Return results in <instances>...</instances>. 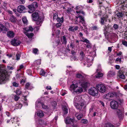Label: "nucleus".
<instances>
[{"label":"nucleus","instance_id":"9","mask_svg":"<svg viewBox=\"0 0 127 127\" xmlns=\"http://www.w3.org/2000/svg\"><path fill=\"white\" fill-rule=\"evenodd\" d=\"M118 106V103L116 101L112 100L110 102V106L112 109H117Z\"/></svg>","mask_w":127,"mask_h":127},{"label":"nucleus","instance_id":"6","mask_svg":"<svg viewBox=\"0 0 127 127\" xmlns=\"http://www.w3.org/2000/svg\"><path fill=\"white\" fill-rule=\"evenodd\" d=\"M89 93L91 95L94 96H97L98 94V91L95 87H92L89 90Z\"/></svg>","mask_w":127,"mask_h":127},{"label":"nucleus","instance_id":"41","mask_svg":"<svg viewBox=\"0 0 127 127\" xmlns=\"http://www.w3.org/2000/svg\"><path fill=\"white\" fill-rule=\"evenodd\" d=\"M10 20L12 22H13L16 21V19L14 16L13 15H12L10 17Z\"/></svg>","mask_w":127,"mask_h":127},{"label":"nucleus","instance_id":"7","mask_svg":"<svg viewBox=\"0 0 127 127\" xmlns=\"http://www.w3.org/2000/svg\"><path fill=\"white\" fill-rule=\"evenodd\" d=\"M74 121L75 120L74 119L67 118L65 119V123L66 124H71L72 126H70V127H77L76 125L73 124Z\"/></svg>","mask_w":127,"mask_h":127},{"label":"nucleus","instance_id":"27","mask_svg":"<svg viewBox=\"0 0 127 127\" xmlns=\"http://www.w3.org/2000/svg\"><path fill=\"white\" fill-rule=\"evenodd\" d=\"M24 32L25 34L29 38H32L34 35V34L33 33H29L27 32Z\"/></svg>","mask_w":127,"mask_h":127},{"label":"nucleus","instance_id":"42","mask_svg":"<svg viewBox=\"0 0 127 127\" xmlns=\"http://www.w3.org/2000/svg\"><path fill=\"white\" fill-rule=\"evenodd\" d=\"M15 106L16 109H20L22 107V105L21 104L18 103L16 104Z\"/></svg>","mask_w":127,"mask_h":127},{"label":"nucleus","instance_id":"62","mask_svg":"<svg viewBox=\"0 0 127 127\" xmlns=\"http://www.w3.org/2000/svg\"><path fill=\"white\" fill-rule=\"evenodd\" d=\"M13 85L15 87H17L18 86V84L16 83V82H15L13 83Z\"/></svg>","mask_w":127,"mask_h":127},{"label":"nucleus","instance_id":"30","mask_svg":"<svg viewBox=\"0 0 127 127\" xmlns=\"http://www.w3.org/2000/svg\"><path fill=\"white\" fill-rule=\"evenodd\" d=\"M42 104V102H41L40 100L39 99H38L36 102L35 103V107L36 108L38 106H40Z\"/></svg>","mask_w":127,"mask_h":127},{"label":"nucleus","instance_id":"26","mask_svg":"<svg viewBox=\"0 0 127 127\" xmlns=\"http://www.w3.org/2000/svg\"><path fill=\"white\" fill-rule=\"evenodd\" d=\"M67 39L66 37L64 36H63L61 38V41L63 44H66L67 43Z\"/></svg>","mask_w":127,"mask_h":127},{"label":"nucleus","instance_id":"43","mask_svg":"<svg viewBox=\"0 0 127 127\" xmlns=\"http://www.w3.org/2000/svg\"><path fill=\"white\" fill-rule=\"evenodd\" d=\"M25 88L28 89H31L30 84L29 83H27L25 85Z\"/></svg>","mask_w":127,"mask_h":127},{"label":"nucleus","instance_id":"38","mask_svg":"<svg viewBox=\"0 0 127 127\" xmlns=\"http://www.w3.org/2000/svg\"><path fill=\"white\" fill-rule=\"evenodd\" d=\"M19 96L17 95H14L12 96L13 98L15 101H17L20 99V97Z\"/></svg>","mask_w":127,"mask_h":127},{"label":"nucleus","instance_id":"45","mask_svg":"<svg viewBox=\"0 0 127 127\" xmlns=\"http://www.w3.org/2000/svg\"><path fill=\"white\" fill-rule=\"evenodd\" d=\"M104 29H103V31L104 32V33L105 35L106 34L107 32V31H106L108 28L106 26H104Z\"/></svg>","mask_w":127,"mask_h":127},{"label":"nucleus","instance_id":"16","mask_svg":"<svg viewBox=\"0 0 127 127\" xmlns=\"http://www.w3.org/2000/svg\"><path fill=\"white\" fill-rule=\"evenodd\" d=\"M11 44L14 46L19 45L21 43V42L15 39H13L11 41Z\"/></svg>","mask_w":127,"mask_h":127},{"label":"nucleus","instance_id":"49","mask_svg":"<svg viewBox=\"0 0 127 127\" xmlns=\"http://www.w3.org/2000/svg\"><path fill=\"white\" fill-rule=\"evenodd\" d=\"M22 21L24 24H26L27 22V21L26 18V17H23L22 18Z\"/></svg>","mask_w":127,"mask_h":127},{"label":"nucleus","instance_id":"22","mask_svg":"<svg viewBox=\"0 0 127 127\" xmlns=\"http://www.w3.org/2000/svg\"><path fill=\"white\" fill-rule=\"evenodd\" d=\"M94 60L93 58L90 56H88L86 59L87 62L88 63H92V62Z\"/></svg>","mask_w":127,"mask_h":127},{"label":"nucleus","instance_id":"51","mask_svg":"<svg viewBox=\"0 0 127 127\" xmlns=\"http://www.w3.org/2000/svg\"><path fill=\"white\" fill-rule=\"evenodd\" d=\"M70 48H72V50L75 48V44L73 43H71L70 44Z\"/></svg>","mask_w":127,"mask_h":127},{"label":"nucleus","instance_id":"54","mask_svg":"<svg viewBox=\"0 0 127 127\" xmlns=\"http://www.w3.org/2000/svg\"><path fill=\"white\" fill-rule=\"evenodd\" d=\"M26 72L29 75H32V72L31 70L28 69L27 70Z\"/></svg>","mask_w":127,"mask_h":127},{"label":"nucleus","instance_id":"29","mask_svg":"<svg viewBox=\"0 0 127 127\" xmlns=\"http://www.w3.org/2000/svg\"><path fill=\"white\" fill-rule=\"evenodd\" d=\"M25 30L26 31V32H28L29 31H33V29L32 26H30L25 28Z\"/></svg>","mask_w":127,"mask_h":127},{"label":"nucleus","instance_id":"5","mask_svg":"<svg viewBox=\"0 0 127 127\" xmlns=\"http://www.w3.org/2000/svg\"><path fill=\"white\" fill-rule=\"evenodd\" d=\"M96 87L98 90L101 93H103L105 92L106 90V87L103 84H97Z\"/></svg>","mask_w":127,"mask_h":127},{"label":"nucleus","instance_id":"53","mask_svg":"<svg viewBox=\"0 0 127 127\" xmlns=\"http://www.w3.org/2000/svg\"><path fill=\"white\" fill-rule=\"evenodd\" d=\"M102 71L100 65H98L97 68L96 70V71Z\"/></svg>","mask_w":127,"mask_h":127},{"label":"nucleus","instance_id":"60","mask_svg":"<svg viewBox=\"0 0 127 127\" xmlns=\"http://www.w3.org/2000/svg\"><path fill=\"white\" fill-rule=\"evenodd\" d=\"M81 122L84 124H86L88 123V121L86 119H82L81 120Z\"/></svg>","mask_w":127,"mask_h":127},{"label":"nucleus","instance_id":"17","mask_svg":"<svg viewBox=\"0 0 127 127\" xmlns=\"http://www.w3.org/2000/svg\"><path fill=\"white\" fill-rule=\"evenodd\" d=\"M8 29L2 24H0V32H2L5 33L7 31Z\"/></svg>","mask_w":127,"mask_h":127},{"label":"nucleus","instance_id":"63","mask_svg":"<svg viewBox=\"0 0 127 127\" xmlns=\"http://www.w3.org/2000/svg\"><path fill=\"white\" fill-rule=\"evenodd\" d=\"M62 23H57L56 25V26L57 28H58L60 27L62 25Z\"/></svg>","mask_w":127,"mask_h":127},{"label":"nucleus","instance_id":"8","mask_svg":"<svg viewBox=\"0 0 127 127\" xmlns=\"http://www.w3.org/2000/svg\"><path fill=\"white\" fill-rule=\"evenodd\" d=\"M126 10H125V7H123V11L120 12H118L117 13L116 15L118 18H120L122 17L124 14V13H127V8H126Z\"/></svg>","mask_w":127,"mask_h":127},{"label":"nucleus","instance_id":"52","mask_svg":"<svg viewBox=\"0 0 127 127\" xmlns=\"http://www.w3.org/2000/svg\"><path fill=\"white\" fill-rule=\"evenodd\" d=\"M122 43L123 45L127 47V41L125 40H123L122 41Z\"/></svg>","mask_w":127,"mask_h":127},{"label":"nucleus","instance_id":"28","mask_svg":"<svg viewBox=\"0 0 127 127\" xmlns=\"http://www.w3.org/2000/svg\"><path fill=\"white\" fill-rule=\"evenodd\" d=\"M7 36L9 37H13L14 36V33L12 31H10L7 32Z\"/></svg>","mask_w":127,"mask_h":127},{"label":"nucleus","instance_id":"47","mask_svg":"<svg viewBox=\"0 0 127 127\" xmlns=\"http://www.w3.org/2000/svg\"><path fill=\"white\" fill-rule=\"evenodd\" d=\"M40 74L42 76H45L46 72L44 70H43V69H42L41 70L40 72Z\"/></svg>","mask_w":127,"mask_h":127},{"label":"nucleus","instance_id":"55","mask_svg":"<svg viewBox=\"0 0 127 127\" xmlns=\"http://www.w3.org/2000/svg\"><path fill=\"white\" fill-rule=\"evenodd\" d=\"M121 61V58H118L116 59L115 60V62L116 63H118V62H119L120 63Z\"/></svg>","mask_w":127,"mask_h":127},{"label":"nucleus","instance_id":"39","mask_svg":"<svg viewBox=\"0 0 127 127\" xmlns=\"http://www.w3.org/2000/svg\"><path fill=\"white\" fill-rule=\"evenodd\" d=\"M80 55L81 56L80 57V59L81 60H82L85 57V54H84V52L82 51L80 52Z\"/></svg>","mask_w":127,"mask_h":127},{"label":"nucleus","instance_id":"21","mask_svg":"<svg viewBox=\"0 0 127 127\" xmlns=\"http://www.w3.org/2000/svg\"><path fill=\"white\" fill-rule=\"evenodd\" d=\"M102 71H97L95 73V76L96 78L102 77L103 75V74L101 72Z\"/></svg>","mask_w":127,"mask_h":127},{"label":"nucleus","instance_id":"46","mask_svg":"<svg viewBox=\"0 0 127 127\" xmlns=\"http://www.w3.org/2000/svg\"><path fill=\"white\" fill-rule=\"evenodd\" d=\"M106 20V18L104 17H103L101 18V20L100 21V23L102 24V25H104V21Z\"/></svg>","mask_w":127,"mask_h":127},{"label":"nucleus","instance_id":"31","mask_svg":"<svg viewBox=\"0 0 127 127\" xmlns=\"http://www.w3.org/2000/svg\"><path fill=\"white\" fill-rule=\"evenodd\" d=\"M63 109L64 114H66L68 113L67 107L65 106H64L63 107Z\"/></svg>","mask_w":127,"mask_h":127},{"label":"nucleus","instance_id":"10","mask_svg":"<svg viewBox=\"0 0 127 127\" xmlns=\"http://www.w3.org/2000/svg\"><path fill=\"white\" fill-rule=\"evenodd\" d=\"M84 101V100L80 96H76L74 98V104L77 103L83 102Z\"/></svg>","mask_w":127,"mask_h":127},{"label":"nucleus","instance_id":"44","mask_svg":"<svg viewBox=\"0 0 127 127\" xmlns=\"http://www.w3.org/2000/svg\"><path fill=\"white\" fill-rule=\"evenodd\" d=\"M105 127H115V126L110 123H108L106 124Z\"/></svg>","mask_w":127,"mask_h":127},{"label":"nucleus","instance_id":"18","mask_svg":"<svg viewBox=\"0 0 127 127\" xmlns=\"http://www.w3.org/2000/svg\"><path fill=\"white\" fill-rule=\"evenodd\" d=\"M26 10V8L23 5H20L18 7L17 10L20 13H24Z\"/></svg>","mask_w":127,"mask_h":127},{"label":"nucleus","instance_id":"4","mask_svg":"<svg viewBox=\"0 0 127 127\" xmlns=\"http://www.w3.org/2000/svg\"><path fill=\"white\" fill-rule=\"evenodd\" d=\"M38 6L36 2H33L32 4L27 6L29 10L28 12L30 13H32L35 10V8Z\"/></svg>","mask_w":127,"mask_h":127},{"label":"nucleus","instance_id":"58","mask_svg":"<svg viewBox=\"0 0 127 127\" xmlns=\"http://www.w3.org/2000/svg\"><path fill=\"white\" fill-rule=\"evenodd\" d=\"M78 17L81 20V21H80L81 22L83 21H85L84 20V17H83L81 15L79 16H78Z\"/></svg>","mask_w":127,"mask_h":127},{"label":"nucleus","instance_id":"19","mask_svg":"<svg viewBox=\"0 0 127 127\" xmlns=\"http://www.w3.org/2000/svg\"><path fill=\"white\" fill-rule=\"evenodd\" d=\"M115 72L113 71H110L108 73L107 77L108 78L110 77H113L115 75Z\"/></svg>","mask_w":127,"mask_h":127},{"label":"nucleus","instance_id":"57","mask_svg":"<svg viewBox=\"0 0 127 127\" xmlns=\"http://www.w3.org/2000/svg\"><path fill=\"white\" fill-rule=\"evenodd\" d=\"M38 50L37 48H34L33 49V53L35 54H36L37 52L38 51Z\"/></svg>","mask_w":127,"mask_h":127},{"label":"nucleus","instance_id":"24","mask_svg":"<svg viewBox=\"0 0 127 127\" xmlns=\"http://www.w3.org/2000/svg\"><path fill=\"white\" fill-rule=\"evenodd\" d=\"M76 77L77 78L84 79L85 78V75L83 73H78L76 75Z\"/></svg>","mask_w":127,"mask_h":127},{"label":"nucleus","instance_id":"50","mask_svg":"<svg viewBox=\"0 0 127 127\" xmlns=\"http://www.w3.org/2000/svg\"><path fill=\"white\" fill-rule=\"evenodd\" d=\"M58 18V15L57 14L55 13L53 15V19L54 20H57V19Z\"/></svg>","mask_w":127,"mask_h":127},{"label":"nucleus","instance_id":"40","mask_svg":"<svg viewBox=\"0 0 127 127\" xmlns=\"http://www.w3.org/2000/svg\"><path fill=\"white\" fill-rule=\"evenodd\" d=\"M99 28L98 27L96 26H93L91 28V30L93 31L97 30Z\"/></svg>","mask_w":127,"mask_h":127},{"label":"nucleus","instance_id":"61","mask_svg":"<svg viewBox=\"0 0 127 127\" xmlns=\"http://www.w3.org/2000/svg\"><path fill=\"white\" fill-rule=\"evenodd\" d=\"M21 74H18L16 75V79H20L22 76H21Z\"/></svg>","mask_w":127,"mask_h":127},{"label":"nucleus","instance_id":"2","mask_svg":"<svg viewBox=\"0 0 127 127\" xmlns=\"http://www.w3.org/2000/svg\"><path fill=\"white\" fill-rule=\"evenodd\" d=\"M9 77L8 72L6 70L0 68V83L8 80Z\"/></svg>","mask_w":127,"mask_h":127},{"label":"nucleus","instance_id":"33","mask_svg":"<svg viewBox=\"0 0 127 127\" xmlns=\"http://www.w3.org/2000/svg\"><path fill=\"white\" fill-rule=\"evenodd\" d=\"M37 115L40 117L41 118L44 116V114L41 110H39L37 112Z\"/></svg>","mask_w":127,"mask_h":127},{"label":"nucleus","instance_id":"48","mask_svg":"<svg viewBox=\"0 0 127 127\" xmlns=\"http://www.w3.org/2000/svg\"><path fill=\"white\" fill-rule=\"evenodd\" d=\"M21 54L20 53H17L16 54V60H18L20 59Z\"/></svg>","mask_w":127,"mask_h":127},{"label":"nucleus","instance_id":"25","mask_svg":"<svg viewBox=\"0 0 127 127\" xmlns=\"http://www.w3.org/2000/svg\"><path fill=\"white\" fill-rule=\"evenodd\" d=\"M110 38L112 40H114L115 38L117 36V34L115 33H112L110 34Z\"/></svg>","mask_w":127,"mask_h":127},{"label":"nucleus","instance_id":"59","mask_svg":"<svg viewBox=\"0 0 127 127\" xmlns=\"http://www.w3.org/2000/svg\"><path fill=\"white\" fill-rule=\"evenodd\" d=\"M82 23V24L83 26L84 27V28L85 29H87V25H86V23H85V21H82L81 22Z\"/></svg>","mask_w":127,"mask_h":127},{"label":"nucleus","instance_id":"36","mask_svg":"<svg viewBox=\"0 0 127 127\" xmlns=\"http://www.w3.org/2000/svg\"><path fill=\"white\" fill-rule=\"evenodd\" d=\"M75 116L78 120H80L83 116V115L82 114H75Z\"/></svg>","mask_w":127,"mask_h":127},{"label":"nucleus","instance_id":"23","mask_svg":"<svg viewBox=\"0 0 127 127\" xmlns=\"http://www.w3.org/2000/svg\"><path fill=\"white\" fill-rule=\"evenodd\" d=\"M78 27L77 26H75L74 27V26H70L68 30L69 31L74 32L75 31H77L78 29Z\"/></svg>","mask_w":127,"mask_h":127},{"label":"nucleus","instance_id":"12","mask_svg":"<svg viewBox=\"0 0 127 127\" xmlns=\"http://www.w3.org/2000/svg\"><path fill=\"white\" fill-rule=\"evenodd\" d=\"M114 94L112 93H109L104 95L103 96V97L104 99L110 100H111L112 98L114 96Z\"/></svg>","mask_w":127,"mask_h":127},{"label":"nucleus","instance_id":"20","mask_svg":"<svg viewBox=\"0 0 127 127\" xmlns=\"http://www.w3.org/2000/svg\"><path fill=\"white\" fill-rule=\"evenodd\" d=\"M117 113L119 118L121 119L123 118V112L120 109H117Z\"/></svg>","mask_w":127,"mask_h":127},{"label":"nucleus","instance_id":"56","mask_svg":"<svg viewBox=\"0 0 127 127\" xmlns=\"http://www.w3.org/2000/svg\"><path fill=\"white\" fill-rule=\"evenodd\" d=\"M118 25L117 24H114L113 26V27L115 30H116L118 29Z\"/></svg>","mask_w":127,"mask_h":127},{"label":"nucleus","instance_id":"1","mask_svg":"<svg viewBox=\"0 0 127 127\" xmlns=\"http://www.w3.org/2000/svg\"><path fill=\"white\" fill-rule=\"evenodd\" d=\"M90 84L88 82L81 80L77 81L75 84L73 83L70 86V89L71 91H73L76 93H80L82 92L83 90L82 88H86Z\"/></svg>","mask_w":127,"mask_h":127},{"label":"nucleus","instance_id":"35","mask_svg":"<svg viewBox=\"0 0 127 127\" xmlns=\"http://www.w3.org/2000/svg\"><path fill=\"white\" fill-rule=\"evenodd\" d=\"M36 21V24L37 25H40L39 26H41V24L42 23L43 19L41 18H40V19H38Z\"/></svg>","mask_w":127,"mask_h":127},{"label":"nucleus","instance_id":"37","mask_svg":"<svg viewBox=\"0 0 127 127\" xmlns=\"http://www.w3.org/2000/svg\"><path fill=\"white\" fill-rule=\"evenodd\" d=\"M57 22H58L59 23H62L64 21V18L63 17H62L61 18L58 17V19H57Z\"/></svg>","mask_w":127,"mask_h":127},{"label":"nucleus","instance_id":"3","mask_svg":"<svg viewBox=\"0 0 127 127\" xmlns=\"http://www.w3.org/2000/svg\"><path fill=\"white\" fill-rule=\"evenodd\" d=\"M127 70L125 68L121 69L118 72L117 74V78L124 79L126 78L125 74H126Z\"/></svg>","mask_w":127,"mask_h":127},{"label":"nucleus","instance_id":"32","mask_svg":"<svg viewBox=\"0 0 127 127\" xmlns=\"http://www.w3.org/2000/svg\"><path fill=\"white\" fill-rule=\"evenodd\" d=\"M21 88L17 89L16 90L15 92L16 95H20L22 93Z\"/></svg>","mask_w":127,"mask_h":127},{"label":"nucleus","instance_id":"34","mask_svg":"<svg viewBox=\"0 0 127 127\" xmlns=\"http://www.w3.org/2000/svg\"><path fill=\"white\" fill-rule=\"evenodd\" d=\"M41 64V61L40 60H38L34 62L33 64V65L35 66H37L38 65H40Z\"/></svg>","mask_w":127,"mask_h":127},{"label":"nucleus","instance_id":"14","mask_svg":"<svg viewBox=\"0 0 127 127\" xmlns=\"http://www.w3.org/2000/svg\"><path fill=\"white\" fill-rule=\"evenodd\" d=\"M83 40H81V41L84 42H86L88 43L86 45V47L89 48H92V44L91 43H90L89 41L84 37H83Z\"/></svg>","mask_w":127,"mask_h":127},{"label":"nucleus","instance_id":"11","mask_svg":"<svg viewBox=\"0 0 127 127\" xmlns=\"http://www.w3.org/2000/svg\"><path fill=\"white\" fill-rule=\"evenodd\" d=\"M32 20L34 21H36L40 18H41L40 16H39L38 13L36 12L32 14Z\"/></svg>","mask_w":127,"mask_h":127},{"label":"nucleus","instance_id":"64","mask_svg":"<svg viewBox=\"0 0 127 127\" xmlns=\"http://www.w3.org/2000/svg\"><path fill=\"white\" fill-rule=\"evenodd\" d=\"M10 109L12 111H13L15 110V107L14 106H11L10 107Z\"/></svg>","mask_w":127,"mask_h":127},{"label":"nucleus","instance_id":"13","mask_svg":"<svg viewBox=\"0 0 127 127\" xmlns=\"http://www.w3.org/2000/svg\"><path fill=\"white\" fill-rule=\"evenodd\" d=\"M83 9V7L81 6H77L76 7V9L77 10L76 11V12L77 14L80 13L84 16L85 15V12L82 10Z\"/></svg>","mask_w":127,"mask_h":127},{"label":"nucleus","instance_id":"15","mask_svg":"<svg viewBox=\"0 0 127 127\" xmlns=\"http://www.w3.org/2000/svg\"><path fill=\"white\" fill-rule=\"evenodd\" d=\"M85 102H83L77 103L74 104L76 107L77 109L81 110L84 106Z\"/></svg>","mask_w":127,"mask_h":127}]
</instances>
